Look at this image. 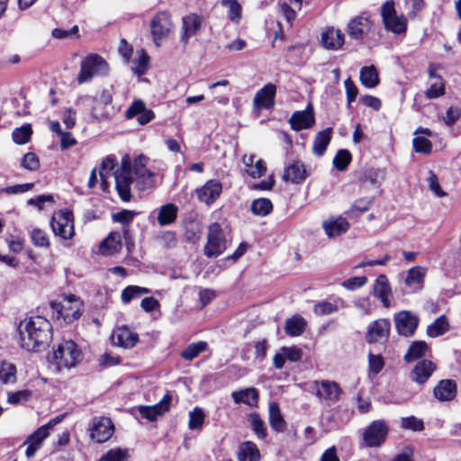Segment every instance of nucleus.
Instances as JSON below:
<instances>
[{"instance_id": "1", "label": "nucleus", "mask_w": 461, "mask_h": 461, "mask_svg": "<svg viewBox=\"0 0 461 461\" xmlns=\"http://www.w3.org/2000/svg\"><path fill=\"white\" fill-rule=\"evenodd\" d=\"M19 344L29 352L45 351L53 339V328L43 316L35 315L23 319L18 325Z\"/></svg>"}, {"instance_id": "2", "label": "nucleus", "mask_w": 461, "mask_h": 461, "mask_svg": "<svg viewBox=\"0 0 461 461\" xmlns=\"http://www.w3.org/2000/svg\"><path fill=\"white\" fill-rule=\"evenodd\" d=\"M51 317L55 321L71 324L78 321L83 314L84 302L73 294H60L58 299L50 302Z\"/></svg>"}, {"instance_id": "3", "label": "nucleus", "mask_w": 461, "mask_h": 461, "mask_svg": "<svg viewBox=\"0 0 461 461\" xmlns=\"http://www.w3.org/2000/svg\"><path fill=\"white\" fill-rule=\"evenodd\" d=\"M84 358L80 347L72 339H64L52 350V364L58 371L78 366Z\"/></svg>"}, {"instance_id": "4", "label": "nucleus", "mask_w": 461, "mask_h": 461, "mask_svg": "<svg viewBox=\"0 0 461 461\" xmlns=\"http://www.w3.org/2000/svg\"><path fill=\"white\" fill-rule=\"evenodd\" d=\"M109 74L108 62L99 54H88L80 65V71L77 80L78 84H83L92 79L95 75L107 76Z\"/></svg>"}, {"instance_id": "5", "label": "nucleus", "mask_w": 461, "mask_h": 461, "mask_svg": "<svg viewBox=\"0 0 461 461\" xmlns=\"http://www.w3.org/2000/svg\"><path fill=\"white\" fill-rule=\"evenodd\" d=\"M380 15L384 29L394 34L405 33L408 27L404 15H398L393 0L385 1L380 9Z\"/></svg>"}, {"instance_id": "6", "label": "nucleus", "mask_w": 461, "mask_h": 461, "mask_svg": "<svg viewBox=\"0 0 461 461\" xmlns=\"http://www.w3.org/2000/svg\"><path fill=\"white\" fill-rule=\"evenodd\" d=\"M227 249L226 238L221 225L212 222L208 227L207 242L203 248V254L208 258H217Z\"/></svg>"}, {"instance_id": "7", "label": "nucleus", "mask_w": 461, "mask_h": 461, "mask_svg": "<svg viewBox=\"0 0 461 461\" xmlns=\"http://www.w3.org/2000/svg\"><path fill=\"white\" fill-rule=\"evenodd\" d=\"M174 27L171 14L168 11L157 13L150 22V33L152 41L157 47L170 34Z\"/></svg>"}, {"instance_id": "8", "label": "nucleus", "mask_w": 461, "mask_h": 461, "mask_svg": "<svg viewBox=\"0 0 461 461\" xmlns=\"http://www.w3.org/2000/svg\"><path fill=\"white\" fill-rule=\"evenodd\" d=\"M50 227L55 235L63 240H70L75 235L74 215L72 211L64 209L54 212L50 219Z\"/></svg>"}, {"instance_id": "9", "label": "nucleus", "mask_w": 461, "mask_h": 461, "mask_svg": "<svg viewBox=\"0 0 461 461\" xmlns=\"http://www.w3.org/2000/svg\"><path fill=\"white\" fill-rule=\"evenodd\" d=\"M389 427L383 420L372 421L363 433V440L368 447H380L386 439Z\"/></svg>"}, {"instance_id": "10", "label": "nucleus", "mask_w": 461, "mask_h": 461, "mask_svg": "<svg viewBox=\"0 0 461 461\" xmlns=\"http://www.w3.org/2000/svg\"><path fill=\"white\" fill-rule=\"evenodd\" d=\"M390 332V320L386 318L377 319L368 325L365 340L368 344H384L389 339Z\"/></svg>"}, {"instance_id": "11", "label": "nucleus", "mask_w": 461, "mask_h": 461, "mask_svg": "<svg viewBox=\"0 0 461 461\" xmlns=\"http://www.w3.org/2000/svg\"><path fill=\"white\" fill-rule=\"evenodd\" d=\"M374 25L375 23L367 15V13L363 12L361 14L349 20L346 31L352 40L362 41L365 35L371 32Z\"/></svg>"}, {"instance_id": "12", "label": "nucleus", "mask_w": 461, "mask_h": 461, "mask_svg": "<svg viewBox=\"0 0 461 461\" xmlns=\"http://www.w3.org/2000/svg\"><path fill=\"white\" fill-rule=\"evenodd\" d=\"M312 385L315 389V396L319 399L324 400L329 404L338 402L343 393L340 385L335 381H314Z\"/></svg>"}, {"instance_id": "13", "label": "nucleus", "mask_w": 461, "mask_h": 461, "mask_svg": "<svg viewBox=\"0 0 461 461\" xmlns=\"http://www.w3.org/2000/svg\"><path fill=\"white\" fill-rule=\"evenodd\" d=\"M114 432V425L110 418L100 417L93 420L90 437L97 443H104L111 438Z\"/></svg>"}, {"instance_id": "14", "label": "nucleus", "mask_w": 461, "mask_h": 461, "mask_svg": "<svg viewBox=\"0 0 461 461\" xmlns=\"http://www.w3.org/2000/svg\"><path fill=\"white\" fill-rule=\"evenodd\" d=\"M394 323L396 330L401 336L411 337L417 330L419 318L408 311H402L395 315Z\"/></svg>"}, {"instance_id": "15", "label": "nucleus", "mask_w": 461, "mask_h": 461, "mask_svg": "<svg viewBox=\"0 0 461 461\" xmlns=\"http://www.w3.org/2000/svg\"><path fill=\"white\" fill-rule=\"evenodd\" d=\"M111 339L114 345L122 348H132L140 340L139 334L132 331L126 325L114 329Z\"/></svg>"}, {"instance_id": "16", "label": "nucleus", "mask_w": 461, "mask_h": 461, "mask_svg": "<svg viewBox=\"0 0 461 461\" xmlns=\"http://www.w3.org/2000/svg\"><path fill=\"white\" fill-rule=\"evenodd\" d=\"M437 369V365L429 359H421L416 363L410 372V379L419 385H423Z\"/></svg>"}, {"instance_id": "17", "label": "nucleus", "mask_w": 461, "mask_h": 461, "mask_svg": "<svg viewBox=\"0 0 461 461\" xmlns=\"http://www.w3.org/2000/svg\"><path fill=\"white\" fill-rule=\"evenodd\" d=\"M276 86L273 83L266 84L254 96L253 105L258 110H269L275 106Z\"/></svg>"}, {"instance_id": "18", "label": "nucleus", "mask_w": 461, "mask_h": 461, "mask_svg": "<svg viewBox=\"0 0 461 461\" xmlns=\"http://www.w3.org/2000/svg\"><path fill=\"white\" fill-rule=\"evenodd\" d=\"M289 123L291 129L295 131L312 128L315 123V116L312 104H309L305 110L294 112Z\"/></svg>"}, {"instance_id": "19", "label": "nucleus", "mask_w": 461, "mask_h": 461, "mask_svg": "<svg viewBox=\"0 0 461 461\" xmlns=\"http://www.w3.org/2000/svg\"><path fill=\"white\" fill-rule=\"evenodd\" d=\"M222 185L219 180L211 179L196 189V195L200 202L207 205L212 204L221 194Z\"/></svg>"}, {"instance_id": "20", "label": "nucleus", "mask_w": 461, "mask_h": 461, "mask_svg": "<svg viewBox=\"0 0 461 461\" xmlns=\"http://www.w3.org/2000/svg\"><path fill=\"white\" fill-rule=\"evenodd\" d=\"M434 397L439 402H449L457 395V384L453 379H442L433 389Z\"/></svg>"}, {"instance_id": "21", "label": "nucleus", "mask_w": 461, "mask_h": 461, "mask_svg": "<svg viewBox=\"0 0 461 461\" xmlns=\"http://www.w3.org/2000/svg\"><path fill=\"white\" fill-rule=\"evenodd\" d=\"M50 431L46 430V426L39 427L24 441L27 444L25 455L27 457H32L36 452L42 447L43 441L49 437Z\"/></svg>"}, {"instance_id": "22", "label": "nucleus", "mask_w": 461, "mask_h": 461, "mask_svg": "<svg viewBox=\"0 0 461 461\" xmlns=\"http://www.w3.org/2000/svg\"><path fill=\"white\" fill-rule=\"evenodd\" d=\"M322 228L329 238H335L346 233L349 230L350 224L346 218L341 216L331 217L322 222Z\"/></svg>"}, {"instance_id": "23", "label": "nucleus", "mask_w": 461, "mask_h": 461, "mask_svg": "<svg viewBox=\"0 0 461 461\" xmlns=\"http://www.w3.org/2000/svg\"><path fill=\"white\" fill-rule=\"evenodd\" d=\"M202 26V17L196 14H191L183 18L181 42L186 44L188 40L194 36Z\"/></svg>"}, {"instance_id": "24", "label": "nucleus", "mask_w": 461, "mask_h": 461, "mask_svg": "<svg viewBox=\"0 0 461 461\" xmlns=\"http://www.w3.org/2000/svg\"><path fill=\"white\" fill-rule=\"evenodd\" d=\"M184 234L182 240L185 243L195 244L200 240L202 228L201 223L194 217H187L183 221Z\"/></svg>"}, {"instance_id": "25", "label": "nucleus", "mask_w": 461, "mask_h": 461, "mask_svg": "<svg viewBox=\"0 0 461 461\" xmlns=\"http://www.w3.org/2000/svg\"><path fill=\"white\" fill-rule=\"evenodd\" d=\"M308 176L304 164L296 160L285 167L283 179L285 182H292L294 184H302Z\"/></svg>"}, {"instance_id": "26", "label": "nucleus", "mask_w": 461, "mask_h": 461, "mask_svg": "<svg viewBox=\"0 0 461 461\" xmlns=\"http://www.w3.org/2000/svg\"><path fill=\"white\" fill-rule=\"evenodd\" d=\"M122 235L119 231H112L100 243L99 251L104 256H113L122 249Z\"/></svg>"}, {"instance_id": "27", "label": "nucleus", "mask_w": 461, "mask_h": 461, "mask_svg": "<svg viewBox=\"0 0 461 461\" xmlns=\"http://www.w3.org/2000/svg\"><path fill=\"white\" fill-rule=\"evenodd\" d=\"M321 41L328 50H339L344 44V33L340 30L328 28L321 33Z\"/></svg>"}, {"instance_id": "28", "label": "nucleus", "mask_w": 461, "mask_h": 461, "mask_svg": "<svg viewBox=\"0 0 461 461\" xmlns=\"http://www.w3.org/2000/svg\"><path fill=\"white\" fill-rule=\"evenodd\" d=\"M268 420L274 431L278 433L285 431L287 424L276 402H271L268 405Z\"/></svg>"}, {"instance_id": "29", "label": "nucleus", "mask_w": 461, "mask_h": 461, "mask_svg": "<svg viewBox=\"0 0 461 461\" xmlns=\"http://www.w3.org/2000/svg\"><path fill=\"white\" fill-rule=\"evenodd\" d=\"M429 351L430 348L426 341H412L409 346L407 352L403 356V360L406 363H412L417 360L420 361L423 359L422 357H424Z\"/></svg>"}, {"instance_id": "30", "label": "nucleus", "mask_w": 461, "mask_h": 461, "mask_svg": "<svg viewBox=\"0 0 461 461\" xmlns=\"http://www.w3.org/2000/svg\"><path fill=\"white\" fill-rule=\"evenodd\" d=\"M235 403H244L250 407H257L259 401V392L257 388L249 387L231 393Z\"/></svg>"}, {"instance_id": "31", "label": "nucleus", "mask_w": 461, "mask_h": 461, "mask_svg": "<svg viewBox=\"0 0 461 461\" xmlns=\"http://www.w3.org/2000/svg\"><path fill=\"white\" fill-rule=\"evenodd\" d=\"M333 129L328 127L319 131L313 140L312 153L318 157L325 154L327 148L332 139Z\"/></svg>"}, {"instance_id": "32", "label": "nucleus", "mask_w": 461, "mask_h": 461, "mask_svg": "<svg viewBox=\"0 0 461 461\" xmlns=\"http://www.w3.org/2000/svg\"><path fill=\"white\" fill-rule=\"evenodd\" d=\"M391 294L392 290L387 276L384 274L379 275L375 280L374 294L380 299L385 308L390 306L389 296Z\"/></svg>"}, {"instance_id": "33", "label": "nucleus", "mask_w": 461, "mask_h": 461, "mask_svg": "<svg viewBox=\"0 0 461 461\" xmlns=\"http://www.w3.org/2000/svg\"><path fill=\"white\" fill-rule=\"evenodd\" d=\"M134 175L136 176L135 185L139 191L143 192L156 186V175L149 169L135 168Z\"/></svg>"}, {"instance_id": "34", "label": "nucleus", "mask_w": 461, "mask_h": 461, "mask_svg": "<svg viewBox=\"0 0 461 461\" xmlns=\"http://www.w3.org/2000/svg\"><path fill=\"white\" fill-rule=\"evenodd\" d=\"M237 457L239 461H259L261 455L256 443L244 441L240 445Z\"/></svg>"}, {"instance_id": "35", "label": "nucleus", "mask_w": 461, "mask_h": 461, "mask_svg": "<svg viewBox=\"0 0 461 461\" xmlns=\"http://www.w3.org/2000/svg\"><path fill=\"white\" fill-rule=\"evenodd\" d=\"M374 203V197H360L354 201L350 208L345 212L349 219L357 220L367 212Z\"/></svg>"}, {"instance_id": "36", "label": "nucleus", "mask_w": 461, "mask_h": 461, "mask_svg": "<svg viewBox=\"0 0 461 461\" xmlns=\"http://www.w3.org/2000/svg\"><path fill=\"white\" fill-rule=\"evenodd\" d=\"M178 207L172 203H166L159 208L158 223L159 226H167L174 223L177 218Z\"/></svg>"}, {"instance_id": "37", "label": "nucleus", "mask_w": 461, "mask_h": 461, "mask_svg": "<svg viewBox=\"0 0 461 461\" xmlns=\"http://www.w3.org/2000/svg\"><path fill=\"white\" fill-rule=\"evenodd\" d=\"M359 80L366 88H374L380 82L379 74L374 65L363 67L359 72Z\"/></svg>"}, {"instance_id": "38", "label": "nucleus", "mask_w": 461, "mask_h": 461, "mask_svg": "<svg viewBox=\"0 0 461 461\" xmlns=\"http://www.w3.org/2000/svg\"><path fill=\"white\" fill-rule=\"evenodd\" d=\"M306 325L307 323L302 316L294 315L285 321V331L290 337H298L304 332Z\"/></svg>"}, {"instance_id": "39", "label": "nucleus", "mask_w": 461, "mask_h": 461, "mask_svg": "<svg viewBox=\"0 0 461 461\" xmlns=\"http://www.w3.org/2000/svg\"><path fill=\"white\" fill-rule=\"evenodd\" d=\"M132 183V176H115V188L118 195L123 202H130L131 199V185Z\"/></svg>"}, {"instance_id": "40", "label": "nucleus", "mask_w": 461, "mask_h": 461, "mask_svg": "<svg viewBox=\"0 0 461 461\" xmlns=\"http://www.w3.org/2000/svg\"><path fill=\"white\" fill-rule=\"evenodd\" d=\"M450 329V325L446 315L442 314L427 327V335L430 338H438L444 335Z\"/></svg>"}, {"instance_id": "41", "label": "nucleus", "mask_w": 461, "mask_h": 461, "mask_svg": "<svg viewBox=\"0 0 461 461\" xmlns=\"http://www.w3.org/2000/svg\"><path fill=\"white\" fill-rule=\"evenodd\" d=\"M273 203L269 198H257L251 202L250 211L256 216L265 217L273 212Z\"/></svg>"}, {"instance_id": "42", "label": "nucleus", "mask_w": 461, "mask_h": 461, "mask_svg": "<svg viewBox=\"0 0 461 461\" xmlns=\"http://www.w3.org/2000/svg\"><path fill=\"white\" fill-rule=\"evenodd\" d=\"M207 348L208 344L206 341L200 340L198 342H193L188 344L186 348L181 351L180 356L186 361H192Z\"/></svg>"}, {"instance_id": "43", "label": "nucleus", "mask_w": 461, "mask_h": 461, "mask_svg": "<svg viewBox=\"0 0 461 461\" xmlns=\"http://www.w3.org/2000/svg\"><path fill=\"white\" fill-rule=\"evenodd\" d=\"M150 290L146 287H141L138 285H128L122 291L121 294V300L122 303L128 304L133 299L140 297L142 294H150Z\"/></svg>"}, {"instance_id": "44", "label": "nucleus", "mask_w": 461, "mask_h": 461, "mask_svg": "<svg viewBox=\"0 0 461 461\" xmlns=\"http://www.w3.org/2000/svg\"><path fill=\"white\" fill-rule=\"evenodd\" d=\"M131 458L128 448L114 447L109 449L97 461H129Z\"/></svg>"}, {"instance_id": "45", "label": "nucleus", "mask_w": 461, "mask_h": 461, "mask_svg": "<svg viewBox=\"0 0 461 461\" xmlns=\"http://www.w3.org/2000/svg\"><path fill=\"white\" fill-rule=\"evenodd\" d=\"M379 178H384V173L380 168L374 167H366L358 175V180L361 183H370L375 185L378 183Z\"/></svg>"}, {"instance_id": "46", "label": "nucleus", "mask_w": 461, "mask_h": 461, "mask_svg": "<svg viewBox=\"0 0 461 461\" xmlns=\"http://www.w3.org/2000/svg\"><path fill=\"white\" fill-rule=\"evenodd\" d=\"M352 158V154L348 149H341L337 151L332 163L338 171L344 172L348 169Z\"/></svg>"}, {"instance_id": "47", "label": "nucleus", "mask_w": 461, "mask_h": 461, "mask_svg": "<svg viewBox=\"0 0 461 461\" xmlns=\"http://www.w3.org/2000/svg\"><path fill=\"white\" fill-rule=\"evenodd\" d=\"M249 421L251 426V429L260 439L266 438L267 436V427L264 420L261 419L258 412H252L249 415Z\"/></svg>"}, {"instance_id": "48", "label": "nucleus", "mask_w": 461, "mask_h": 461, "mask_svg": "<svg viewBox=\"0 0 461 461\" xmlns=\"http://www.w3.org/2000/svg\"><path fill=\"white\" fill-rule=\"evenodd\" d=\"M33 133L31 124H24L15 128L12 132L13 140L19 145L26 144Z\"/></svg>"}, {"instance_id": "49", "label": "nucleus", "mask_w": 461, "mask_h": 461, "mask_svg": "<svg viewBox=\"0 0 461 461\" xmlns=\"http://www.w3.org/2000/svg\"><path fill=\"white\" fill-rule=\"evenodd\" d=\"M385 362L382 355L380 354H368V373L369 376L377 375L384 367Z\"/></svg>"}, {"instance_id": "50", "label": "nucleus", "mask_w": 461, "mask_h": 461, "mask_svg": "<svg viewBox=\"0 0 461 461\" xmlns=\"http://www.w3.org/2000/svg\"><path fill=\"white\" fill-rule=\"evenodd\" d=\"M222 6L229 7L228 18L231 22L239 23L241 19L242 8L238 0H221Z\"/></svg>"}, {"instance_id": "51", "label": "nucleus", "mask_w": 461, "mask_h": 461, "mask_svg": "<svg viewBox=\"0 0 461 461\" xmlns=\"http://www.w3.org/2000/svg\"><path fill=\"white\" fill-rule=\"evenodd\" d=\"M204 419H205V414H204L203 411L199 407H195L189 413V421H188L189 429H201L203 426Z\"/></svg>"}, {"instance_id": "52", "label": "nucleus", "mask_w": 461, "mask_h": 461, "mask_svg": "<svg viewBox=\"0 0 461 461\" xmlns=\"http://www.w3.org/2000/svg\"><path fill=\"white\" fill-rule=\"evenodd\" d=\"M15 365L2 361V384H14L17 381Z\"/></svg>"}, {"instance_id": "53", "label": "nucleus", "mask_w": 461, "mask_h": 461, "mask_svg": "<svg viewBox=\"0 0 461 461\" xmlns=\"http://www.w3.org/2000/svg\"><path fill=\"white\" fill-rule=\"evenodd\" d=\"M139 412L142 418L149 421H156L158 416L164 415V412L160 410V405L157 403L151 406L141 405L139 407Z\"/></svg>"}, {"instance_id": "54", "label": "nucleus", "mask_w": 461, "mask_h": 461, "mask_svg": "<svg viewBox=\"0 0 461 461\" xmlns=\"http://www.w3.org/2000/svg\"><path fill=\"white\" fill-rule=\"evenodd\" d=\"M426 275V269L421 267H413L407 272L405 283L411 284H423Z\"/></svg>"}, {"instance_id": "55", "label": "nucleus", "mask_w": 461, "mask_h": 461, "mask_svg": "<svg viewBox=\"0 0 461 461\" xmlns=\"http://www.w3.org/2000/svg\"><path fill=\"white\" fill-rule=\"evenodd\" d=\"M31 239L34 246L49 248L50 246L48 234L41 229L35 228L32 230Z\"/></svg>"}, {"instance_id": "56", "label": "nucleus", "mask_w": 461, "mask_h": 461, "mask_svg": "<svg viewBox=\"0 0 461 461\" xmlns=\"http://www.w3.org/2000/svg\"><path fill=\"white\" fill-rule=\"evenodd\" d=\"M412 145L415 152L422 154H430L432 152V142L425 137L418 136L412 140Z\"/></svg>"}, {"instance_id": "57", "label": "nucleus", "mask_w": 461, "mask_h": 461, "mask_svg": "<svg viewBox=\"0 0 461 461\" xmlns=\"http://www.w3.org/2000/svg\"><path fill=\"white\" fill-rule=\"evenodd\" d=\"M32 395V392L29 389L8 393L7 402L12 405H17L28 402Z\"/></svg>"}, {"instance_id": "58", "label": "nucleus", "mask_w": 461, "mask_h": 461, "mask_svg": "<svg viewBox=\"0 0 461 461\" xmlns=\"http://www.w3.org/2000/svg\"><path fill=\"white\" fill-rule=\"evenodd\" d=\"M21 165L23 168L30 171H36L41 166L38 156L33 152H28L23 155Z\"/></svg>"}, {"instance_id": "59", "label": "nucleus", "mask_w": 461, "mask_h": 461, "mask_svg": "<svg viewBox=\"0 0 461 461\" xmlns=\"http://www.w3.org/2000/svg\"><path fill=\"white\" fill-rule=\"evenodd\" d=\"M136 214L137 213L133 211L122 209L113 214L112 218L114 222H119L122 226H126L131 225Z\"/></svg>"}, {"instance_id": "60", "label": "nucleus", "mask_w": 461, "mask_h": 461, "mask_svg": "<svg viewBox=\"0 0 461 461\" xmlns=\"http://www.w3.org/2000/svg\"><path fill=\"white\" fill-rule=\"evenodd\" d=\"M136 63L137 66L133 68V72L137 76L140 77L147 72L149 63V56L144 50H141L140 55L138 58Z\"/></svg>"}, {"instance_id": "61", "label": "nucleus", "mask_w": 461, "mask_h": 461, "mask_svg": "<svg viewBox=\"0 0 461 461\" xmlns=\"http://www.w3.org/2000/svg\"><path fill=\"white\" fill-rule=\"evenodd\" d=\"M402 427L412 431H421L424 429V423L421 420L410 416L402 419Z\"/></svg>"}, {"instance_id": "62", "label": "nucleus", "mask_w": 461, "mask_h": 461, "mask_svg": "<svg viewBox=\"0 0 461 461\" xmlns=\"http://www.w3.org/2000/svg\"><path fill=\"white\" fill-rule=\"evenodd\" d=\"M445 93H446L445 82L439 81V83L432 84L425 91V96L428 99H436V98H438V97L444 95Z\"/></svg>"}, {"instance_id": "63", "label": "nucleus", "mask_w": 461, "mask_h": 461, "mask_svg": "<svg viewBox=\"0 0 461 461\" xmlns=\"http://www.w3.org/2000/svg\"><path fill=\"white\" fill-rule=\"evenodd\" d=\"M314 312L317 315H328L338 311V306L335 303L323 301L317 303L313 308Z\"/></svg>"}, {"instance_id": "64", "label": "nucleus", "mask_w": 461, "mask_h": 461, "mask_svg": "<svg viewBox=\"0 0 461 461\" xmlns=\"http://www.w3.org/2000/svg\"><path fill=\"white\" fill-rule=\"evenodd\" d=\"M146 108L145 103L139 99L135 100L131 103L130 107L125 112V118L126 119H132L134 117H138Z\"/></svg>"}]
</instances>
